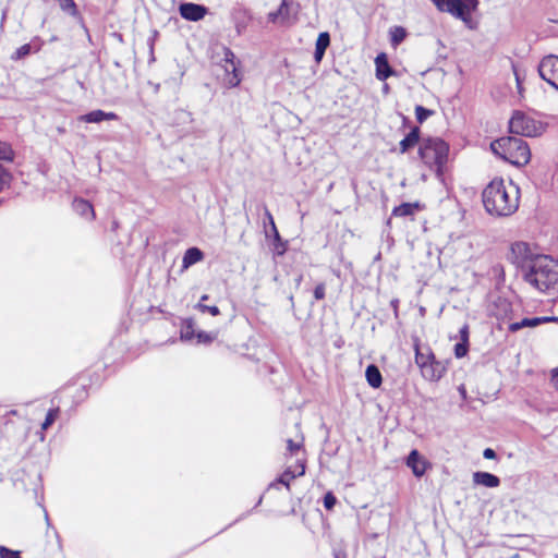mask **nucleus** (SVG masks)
Segmentation results:
<instances>
[{"label":"nucleus","instance_id":"1","mask_svg":"<svg viewBox=\"0 0 558 558\" xmlns=\"http://www.w3.org/2000/svg\"><path fill=\"white\" fill-rule=\"evenodd\" d=\"M482 199L488 214L508 217L519 208L520 190L511 181L494 178L483 190Z\"/></svg>","mask_w":558,"mask_h":558},{"label":"nucleus","instance_id":"2","mask_svg":"<svg viewBox=\"0 0 558 558\" xmlns=\"http://www.w3.org/2000/svg\"><path fill=\"white\" fill-rule=\"evenodd\" d=\"M524 280L542 293H558V260L547 255L535 257Z\"/></svg>","mask_w":558,"mask_h":558},{"label":"nucleus","instance_id":"3","mask_svg":"<svg viewBox=\"0 0 558 558\" xmlns=\"http://www.w3.org/2000/svg\"><path fill=\"white\" fill-rule=\"evenodd\" d=\"M494 154L517 167H523L531 160L529 144L520 137H501L490 143Z\"/></svg>","mask_w":558,"mask_h":558},{"label":"nucleus","instance_id":"4","mask_svg":"<svg viewBox=\"0 0 558 558\" xmlns=\"http://www.w3.org/2000/svg\"><path fill=\"white\" fill-rule=\"evenodd\" d=\"M449 145L439 137L423 138L418 146V156L438 178H442L448 161Z\"/></svg>","mask_w":558,"mask_h":558},{"label":"nucleus","instance_id":"5","mask_svg":"<svg viewBox=\"0 0 558 558\" xmlns=\"http://www.w3.org/2000/svg\"><path fill=\"white\" fill-rule=\"evenodd\" d=\"M413 348L415 352V364L421 371L423 378L429 381L440 380L447 373V363L438 361L429 345H422L420 338H414Z\"/></svg>","mask_w":558,"mask_h":558},{"label":"nucleus","instance_id":"6","mask_svg":"<svg viewBox=\"0 0 558 558\" xmlns=\"http://www.w3.org/2000/svg\"><path fill=\"white\" fill-rule=\"evenodd\" d=\"M509 130L513 134L533 137L542 134L543 125L523 112L517 111L509 121Z\"/></svg>","mask_w":558,"mask_h":558},{"label":"nucleus","instance_id":"7","mask_svg":"<svg viewBox=\"0 0 558 558\" xmlns=\"http://www.w3.org/2000/svg\"><path fill=\"white\" fill-rule=\"evenodd\" d=\"M221 66L225 71V85L229 88L239 86L240 83L242 82V74L240 72V61L236 60L235 54L228 47L223 48V59Z\"/></svg>","mask_w":558,"mask_h":558},{"label":"nucleus","instance_id":"8","mask_svg":"<svg viewBox=\"0 0 558 558\" xmlns=\"http://www.w3.org/2000/svg\"><path fill=\"white\" fill-rule=\"evenodd\" d=\"M539 76L558 90V56H545L538 64Z\"/></svg>","mask_w":558,"mask_h":558},{"label":"nucleus","instance_id":"9","mask_svg":"<svg viewBox=\"0 0 558 558\" xmlns=\"http://www.w3.org/2000/svg\"><path fill=\"white\" fill-rule=\"evenodd\" d=\"M306 463V458H298L295 463L293 465L287 466L286 470L276 478V481L270 484V486L275 487L277 484H282L288 490H290L291 482L294 478L301 477L305 474Z\"/></svg>","mask_w":558,"mask_h":558},{"label":"nucleus","instance_id":"10","mask_svg":"<svg viewBox=\"0 0 558 558\" xmlns=\"http://www.w3.org/2000/svg\"><path fill=\"white\" fill-rule=\"evenodd\" d=\"M478 3V0H453L449 13L469 24L472 21V13L477 10Z\"/></svg>","mask_w":558,"mask_h":558},{"label":"nucleus","instance_id":"11","mask_svg":"<svg viewBox=\"0 0 558 558\" xmlns=\"http://www.w3.org/2000/svg\"><path fill=\"white\" fill-rule=\"evenodd\" d=\"M405 465L411 469L413 475L416 477H422L427 470L432 469V463L416 449H413L409 453Z\"/></svg>","mask_w":558,"mask_h":558},{"label":"nucleus","instance_id":"12","mask_svg":"<svg viewBox=\"0 0 558 558\" xmlns=\"http://www.w3.org/2000/svg\"><path fill=\"white\" fill-rule=\"evenodd\" d=\"M179 12L184 20L197 22L205 17L207 8L202 4L184 2L180 4Z\"/></svg>","mask_w":558,"mask_h":558},{"label":"nucleus","instance_id":"13","mask_svg":"<svg viewBox=\"0 0 558 558\" xmlns=\"http://www.w3.org/2000/svg\"><path fill=\"white\" fill-rule=\"evenodd\" d=\"M511 259L513 264L522 265L532 257V251L526 242H514L511 244Z\"/></svg>","mask_w":558,"mask_h":558},{"label":"nucleus","instance_id":"14","mask_svg":"<svg viewBox=\"0 0 558 558\" xmlns=\"http://www.w3.org/2000/svg\"><path fill=\"white\" fill-rule=\"evenodd\" d=\"M267 19L272 24L288 25L291 23L290 7L286 0H282L281 4L276 11L269 12Z\"/></svg>","mask_w":558,"mask_h":558},{"label":"nucleus","instance_id":"15","mask_svg":"<svg viewBox=\"0 0 558 558\" xmlns=\"http://www.w3.org/2000/svg\"><path fill=\"white\" fill-rule=\"evenodd\" d=\"M554 320H556L555 317H548V316L532 317V318L525 317L521 322L511 323L508 326V330L510 332H517L520 329L525 328V327L533 328V327H537V326H539L542 324L554 322Z\"/></svg>","mask_w":558,"mask_h":558},{"label":"nucleus","instance_id":"16","mask_svg":"<svg viewBox=\"0 0 558 558\" xmlns=\"http://www.w3.org/2000/svg\"><path fill=\"white\" fill-rule=\"evenodd\" d=\"M375 65H376V77L379 81H386L388 77H390L393 74V70L391 69L388 58L386 53L381 52L379 53L375 59Z\"/></svg>","mask_w":558,"mask_h":558},{"label":"nucleus","instance_id":"17","mask_svg":"<svg viewBox=\"0 0 558 558\" xmlns=\"http://www.w3.org/2000/svg\"><path fill=\"white\" fill-rule=\"evenodd\" d=\"M119 116L114 112H105L100 109L93 110L86 114L80 117V120L86 123H99L101 121L108 120H118Z\"/></svg>","mask_w":558,"mask_h":558},{"label":"nucleus","instance_id":"18","mask_svg":"<svg viewBox=\"0 0 558 558\" xmlns=\"http://www.w3.org/2000/svg\"><path fill=\"white\" fill-rule=\"evenodd\" d=\"M287 452L284 453V458H306V450L304 447V437L301 435L300 440L294 441L293 439H287Z\"/></svg>","mask_w":558,"mask_h":558},{"label":"nucleus","instance_id":"19","mask_svg":"<svg viewBox=\"0 0 558 558\" xmlns=\"http://www.w3.org/2000/svg\"><path fill=\"white\" fill-rule=\"evenodd\" d=\"M420 134H421L420 128L418 126H414L410 131V133L402 141H400V143H399V153L400 154H405L411 148H413L414 146L420 144L421 143L420 142Z\"/></svg>","mask_w":558,"mask_h":558},{"label":"nucleus","instance_id":"20","mask_svg":"<svg viewBox=\"0 0 558 558\" xmlns=\"http://www.w3.org/2000/svg\"><path fill=\"white\" fill-rule=\"evenodd\" d=\"M473 482L475 485H482L489 488H495L500 485V480L498 476L488 472L481 471L473 474Z\"/></svg>","mask_w":558,"mask_h":558},{"label":"nucleus","instance_id":"21","mask_svg":"<svg viewBox=\"0 0 558 558\" xmlns=\"http://www.w3.org/2000/svg\"><path fill=\"white\" fill-rule=\"evenodd\" d=\"M73 208L77 215L88 220H94L96 217L93 205L84 198H75L73 201Z\"/></svg>","mask_w":558,"mask_h":558},{"label":"nucleus","instance_id":"22","mask_svg":"<svg viewBox=\"0 0 558 558\" xmlns=\"http://www.w3.org/2000/svg\"><path fill=\"white\" fill-rule=\"evenodd\" d=\"M423 206L418 202L414 203H402L399 206H396L391 215L393 217H408L413 216L416 211L422 210Z\"/></svg>","mask_w":558,"mask_h":558},{"label":"nucleus","instance_id":"23","mask_svg":"<svg viewBox=\"0 0 558 558\" xmlns=\"http://www.w3.org/2000/svg\"><path fill=\"white\" fill-rule=\"evenodd\" d=\"M330 45V35L327 32H323L318 35L315 44V53L314 58L317 63H319L325 54L326 49Z\"/></svg>","mask_w":558,"mask_h":558},{"label":"nucleus","instance_id":"24","mask_svg":"<svg viewBox=\"0 0 558 558\" xmlns=\"http://www.w3.org/2000/svg\"><path fill=\"white\" fill-rule=\"evenodd\" d=\"M204 259V253L198 247H190L185 251L182 258V268L187 269L192 265Z\"/></svg>","mask_w":558,"mask_h":558},{"label":"nucleus","instance_id":"25","mask_svg":"<svg viewBox=\"0 0 558 558\" xmlns=\"http://www.w3.org/2000/svg\"><path fill=\"white\" fill-rule=\"evenodd\" d=\"M367 384L372 388H379L383 384V376L379 368L375 364H369L365 371Z\"/></svg>","mask_w":558,"mask_h":558},{"label":"nucleus","instance_id":"26","mask_svg":"<svg viewBox=\"0 0 558 558\" xmlns=\"http://www.w3.org/2000/svg\"><path fill=\"white\" fill-rule=\"evenodd\" d=\"M408 33L402 26H393L389 29L390 45L397 48L407 37Z\"/></svg>","mask_w":558,"mask_h":558},{"label":"nucleus","instance_id":"27","mask_svg":"<svg viewBox=\"0 0 558 558\" xmlns=\"http://www.w3.org/2000/svg\"><path fill=\"white\" fill-rule=\"evenodd\" d=\"M195 337V322L193 318H185L182 320L181 339L192 340Z\"/></svg>","mask_w":558,"mask_h":558},{"label":"nucleus","instance_id":"28","mask_svg":"<svg viewBox=\"0 0 558 558\" xmlns=\"http://www.w3.org/2000/svg\"><path fill=\"white\" fill-rule=\"evenodd\" d=\"M15 153L12 145L5 141L0 140V161L12 162L14 160Z\"/></svg>","mask_w":558,"mask_h":558},{"label":"nucleus","instance_id":"29","mask_svg":"<svg viewBox=\"0 0 558 558\" xmlns=\"http://www.w3.org/2000/svg\"><path fill=\"white\" fill-rule=\"evenodd\" d=\"M288 245H289L288 241L282 240L279 231H276L274 242H272V251H274L275 255H277V256L284 255L286 252L288 251Z\"/></svg>","mask_w":558,"mask_h":558},{"label":"nucleus","instance_id":"30","mask_svg":"<svg viewBox=\"0 0 558 558\" xmlns=\"http://www.w3.org/2000/svg\"><path fill=\"white\" fill-rule=\"evenodd\" d=\"M59 414H60L59 408L50 409L45 417V421L41 424V429L43 430L48 429L54 423V421L59 417Z\"/></svg>","mask_w":558,"mask_h":558},{"label":"nucleus","instance_id":"31","mask_svg":"<svg viewBox=\"0 0 558 558\" xmlns=\"http://www.w3.org/2000/svg\"><path fill=\"white\" fill-rule=\"evenodd\" d=\"M433 114H434V111L430 109H426L420 105L415 107V117H416V120L418 123H423Z\"/></svg>","mask_w":558,"mask_h":558},{"label":"nucleus","instance_id":"32","mask_svg":"<svg viewBox=\"0 0 558 558\" xmlns=\"http://www.w3.org/2000/svg\"><path fill=\"white\" fill-rule=\"evenodd\" d=\"M32 51V47L29 44H25L17 48L14 53L11 56V59L14 61H19L25 57H27Z\"/></svg>","mask_w":558,"mask_h":558},{"label":"nucleus","instance_id":"33","mask_svg":"<svg viewBox=\"0 0 558 558\" xmlns=\"http://www.w3.org/2000/svg\"><path fill=\"white\" fill-rule=\"evenodd\" d=\"M11 180V173L0 165V193L10 185Z\"/></svg>","mask_w":558,"mask_h":558},{"label":"nucleus","instance_id":"34","mask_svg":"<svg viewBox=\"0 0 558 558\" xmlns=\"http://www.w3.org/2000/svg\"><path fill=\"white\" fill-rule=\"evenodd\" d=\"M57 1L63 11H66L72 15H75L77 13V7H76L74 0H57Z\"/></svg>","mask_w":558,"mask_h":558},{"label":"nucleus","instance_id":"35","mask_svg":"<svg viewBox=\"0 0 558 558\" xmlns=\"http://www.w3.org/2000/svg\"><path fill=\"white\" fill-rule=\"evenodd\" d=\"M196 308H197V310H199V311H201V312H203V313L207 312V313H209L211 316H218V315H220V310H219V307H218V306H216V305H211V306H209V305H205V304H203V303H198V304L196 305Z\"/></svg>","mask_w":558,"mask_h":558},{"label":"nucleus","instance_id":"36","mask_svg":"<svg viewBox=\"0 0 558 558\" xmlns=\"http://www.w3.org/2000/svg\"><path fill=\"white\" fill-rule=\"evenodd\" d=\"M469 345L470 344H466V343H463V342H458L456 345H454V355L457 359H462L464 357L468 352H469Z\"/></svg>","mask_w":558,"mask_h":558},{"label":"nucleus","instance_id":"37","mask_svg":"<svg viewBox=\"0 0 558 558\" xmlns=\"http://www.w3.org/2000/svg\"><path fill=\"white\" fill-rule=\"evenodd\" d=\"M0 558H21V553L4 546H0Z\"/></svg>","mask_w":558,"mask_h":558},{"label":"nucleus","instance_id":"38","mask_svg":"<svg viewBox=\"0 0 558 558\" xmlns=\"http://www.w3.org/2000/svg\"><path fill=\"white\" fill-rule=\"evenodd\" d=\"M336 502H337V498H336V496L331 492H328V493L325 494V496H324V507L327 510H331L335 507Z\"/></svg>","mask_w":558,"mask_h":558},{"label":"nucleus","instance_id":"39","mask_svg":"<svg viewBox=\"0 0 558 558\" xmlns=\"http://www.w3.org/2000/svg\"><path fill=\"white\" fill-rule=\"evenodd\" d=\"M435 7L441 12H448L453 0H432Z\"/></svg>","mask_w":558,"mask_h":558},{"label":"nucleus","instance_id":"40","mask_svg":"<svg viewBox=\"0 0 558 558\" xmlns=\"http://www.w3.org/2000/svg\"><path fill=\"white\" fill-rule=\"evenodd\" d=\"M326 296V286L325 283L320 282L318 284H316L315 289H314V298L316 301H320L323 299H325Z\"/></svg>","mask_w":558,"mask_h":558},{"label":"nucleus","instance_id":"41","mask_svg":"<svg viewBox=\"0 0 558 558\" xmlns=\"http://www.w3.org/2000/svg\"><path fill=\"white\" fill-rule=\"evenodd\" d=\"M195 337L197 338L198 342H202V343H210L215 339V336H213L211 333L205 332V331H199V332L195 333Z\"/></svg>","mask_w":558,"mask_h":558},{"label":"nucleus","instance_id":"42","mask_svg":"<svg viewBox=\"0 0 558 558\" xmlns=\"http://www.w3.org/2000/svg\"><path fill=\"white\" fill-rule=\"evenodd\" d=\"M459 335H460V342H463V343H466V344H470L469 342V337H470V329H469V325H463L460 330H459Z\"/></svg>","mask_w":558,"mask_h":558},{"label":"nucleus","instance_id":"43","mask_svg":"<svg viewBox=\"0 0 558 558\" xmlns=\"http://www.w3.org/2000/svg\"><path fill=\"white\" fill-rule=\"evenodd\" d=\"M550 383L553 387L558 390V366L550 372Z\"/></svg>","mask_w":558,"mask_h":558},{"label":"nucleus","instance_id":"44","mask_svg":"<svg viewBox=\"0 0 558 558\" xmlns=\"http://www.w3.org/2000/svg\"><path fill=\"white\" fill-rule=\"evenodd\" d=\"M483 457L485 459H488V460H493L496 458V452L494 449L492 448H486L484 451H483Z\"/></svg>","mask_w":558,"mask_h":558},{"label":"nucleus","instance_id":"45","mask_svg":"<svg viewBox=\"0 0 558 558\" xmlns=\"http://www.w3.org/2000/svg\"><path fill=\"white\" fill-rule=\"evenodd\" d=\"M266 216L267 218L269 219V222H270V226H271V232L272 234L275 235L276 234V231H278L277 227H276V223H275V220H274V217L271 215V213L269 210H266Z\"/></svg>","mask_w":558,"mask_h":558},{"label":"nucleus","instance_id":"46","mask_svg":"<svg viewBox=\"0 0 558 558\" xmlns=\"http://www.w3.org/2000/svg\"><path fill=\"white\" fill-rule=\"evenodd\" d=\"M514 75H515V81H517V86H518L519 93H521V90H522V82H521L519 73H518V71L515 69H514Z\"/></svg>","mask_w":558,"mask_h":558},{"label":"nucleus","instance_id":"47","mask_svg":"<svg viewBox=\"0 0 558 558\" xmlns=\"http://www.w3.org/2000/svg\"><path fill=\"white\" fill-rule=\"evenodd\" d=\"M333 556L335 558H347V554L344 551H336Z\"/></svg>","mask_w":558,"mask_h":558},{"label":"nucleus","instance_id":"48","mask_svg":"<svg viewBox=\"0 0 558 558\" xmlns=\"http://www.w3.org/2000/svg\"><path fill=\"white\" fill-rule=\"evenodd\" d=\"M392 306L395 307V310L397 311L398 310V301H392L391 302Z\"/></svg>","mask_w":558,"mask_h":558},{"label":"nucleus","instance_id":"49","mask_svg":"<svg viewBox=\"0 0 558 558\" xmlns=\"http://www.w3.org/2000/svg\"><path fill=\"white\" fill-rule=\"evenodd\" d=\"M207 299H208V295H207V294L202 295V298H201V302H199V303H202L203 301H207Z\"/></svg>","mask_w":558,"mask_h":558}]
</instances>
